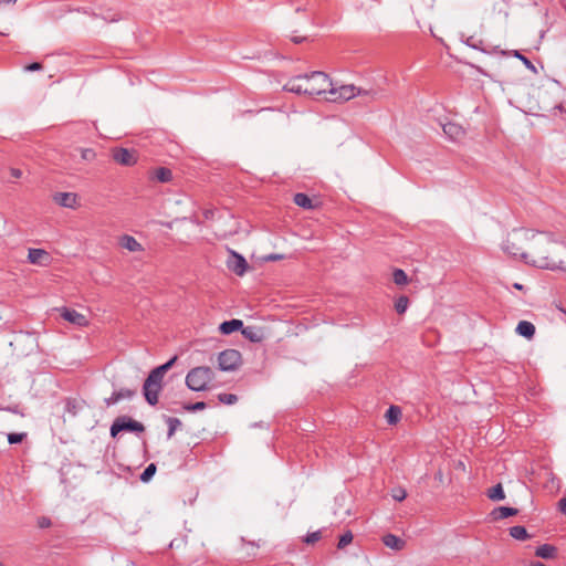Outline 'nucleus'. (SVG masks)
Wrapping results in <instances>:
<instances>
[{"label":"nucleus","mask_w":566,"mask_h":566,"mask_svg":"<svg viewBox=\"0 0 566 566\" xmlns=\"http://www.w3.org/2000/svg\"><path fill=\"white\" fill-rule=\"evenodd\" d=\"M527 247L523 260L536 268L545 270H560L566 272L564 256L566 244L557 240L552 232L526 231L524 233Z\"/></svg>","instance_id":"1"},{"label":"nucleus","mask_w":566,"mask_h":566,"mask_svg":"<svg viewBox=\"0 0 566 566\" xmlns=\"http://www.w3.org/2000/svg\"><path fill=\"white\" fill-rule=\"evenodd\" d=\"M331 86V78L324 72L315 71L311 74L291 77L283 88L291 93L305 94L310 96L326 95Z\"/></svg>","instance_id":"2"},{"label":"nucleus","mask_w":566,"mask_h":566,"mask_svg":"<svg viewBox=\"0 0 566 566\" xmlns=\"http://www.w3.org/2000/svg\"><path fill=\"white\" fill-rule=\"evenodd\" d=\"M214 373L210 367L199 366L191 368L186 376V385L192 391H203L208 389L212 381Z\"/></svg>","instance_id":"3"},{"label":"nucleus","mask_w":566,"mask_h":566,"mask_svg":"<svg viewBox=\"0 0 566 566\" xmlns=\"http://www.w3.org/2000/svg\"><path fill=\"white\" fill-rule=\"evenodd\" d=\"M361 92L358 90V86L354 84L342 85L339 87H334L331 82V86L328 91H326L325 99L328 102H347L354 97H357Z\"/></svg>","instance_id":"4"},{"label":"nucleus","mask_w":566,"mask_h":566,"mask_svg":"<svg viewBox=\"0 0 566 566\" xmlns=\"http://www.w3.org/2000/svg\"><path fill=\"white\" fill-rule=\"evenodd\" d=\"M163 377L151 370L144 382L143 394L150 406H155L158 402V396L163 388Z\"/></svg>","instance_id":"5"},{"label":"nucleus","mask_w":566,"mask_h":566,"mask_svg":"<svg viewBox=\"0 0 566 566\" xmlns=\"http://www.w3.org/2000/svg\"><path fill=\"white\" fill-rule=\"evenodd\" d=\"M122 431L144 432L145 427L142 422L136 421L127 416L117 417L111 426V436L115 438Z\"/></svg>","instance_id":"6"},{"label":"nucleus","mask_w":566,"mask_h":566,"mask_svg":"<svg viewBox=\"0 0 566 566\" xmlns=\"http://www.w3.org/2000/svg\"><path fill=\"white\" fill-rule=\"evenodd\" d=\"M241 364V354L237 349H226L218 355V366L220 370L231 371Z\"/></svg>","instance_id":"7"},{"label":"nucleus","mask_w":566,"mask_h":566,"mask_svg":"<svg viewBox=\"0 0 566 566\" xmlns=\"http://www.w3.org/2000/svg\"><path fill=\"white\" fill-rule=\"evenodd\" d=\"M112 158L122 166H134L138 160L137 151L124 147H115L111 150Z\"/></svg>","instance_id":"8"},{"label":"nucleus","mask_w":566,"mask_h":566,"mask_svg":"<svg viewBox=\"0 0 566 566\" xmlns=\"http://www.w3.org/2000/svg\"><path fill=\"white\" fill-rule=\"evenodd\" d=\"M227 266L237 275L242 276L248 270V262L241 254L231 251Z\"/></svg>","instance_id":"9"},{"label":"nucleus","mask_w":566,"mask_h":566,"mask_svg":"<svg viewBox=\"0 0 566 566\" xmlns=\"http://www.w3.org/2000/svg\"><path fill=\"white\" fill-rule=\"evenodd\" d=\"M60 313H61V316L65 321L70 322L73 325L83 327V326H86L88 324V321L85 317V315L78 313L77 311H75L73 308L62 307L60 310Z\"/></svg>","instance_id":"10"},{"label":"nucleus","mask_w":566,"mask_h":566,"mask_svg":"<svg viewBox=\"0 0 566 566\" xmlns=\"http://www.w3.org/2000/svg\"><path fill=\"white\" fill-rule=\"evenodd\" d=\"M502 249L505 253H507L514 258L520 256L523 259V254L525 253V249H523L522 247L518 245V238L516 237V234L509 237L503 242Z\"/></svg>","instance_id":"11"},{"label":"nucleus","mask_w":566,"mask_h":566,"mask_svg":"<svg viewBox=\"0 0 566 566\" xmlns=\"http://www.w3.org/2000/svg\"><path fill=\"white\" fill-rule=\"evenodd\" d=\"M53 201L64 208L75 209L77 207V195L74 192H56Z\"/></svg>","instance_id":"12"},{"label":"nucleus","mask_w":566,"mask_h":566,"mask_svg":"<svg viewBox=\"0 0 566 566\" xmlns=\"http://www.w3.org/2000/svg\"><path fill=\"white\" fill-rule=\"evenodd\" d=\"M382 543L386 547L396 552L402 551L406 547V541L395 534H386L382 537Z\"/></svg>","instance_id":"13"},{"label":"nucleus","mask_w":566,"mask_h":566,"mask_svg":"<svg viewBox=\"0 0 566 566\" xmlns=\"http://www.w3.org/2000/svg\"><path fill=\"white\" fill-rule=\"evenodd\" d=\"M442 129L446 136H448L451 140H459L465 134L462 126L455 123H447L442 126Z\"/></svg>","instance_id":"14"},{"label":"nucleus","mask_w":566,"mask_h":566,"mask_svg":"<svg viewBox=\"0 0 566 566\" xmlns=\"http://www.w3.org/2000/svg\"><path fill=\"white\" fill-rule=\"evenodd\" d=\"M28 259L32 264H46L49 262L50 255L46 251L42 249H30Z\"/></svg>","instance_id":"15"},{"label":"nucleus","mask_w":566,"mask_h":566,"mask_svg":"<svg viewBox=\"0 0 566 566\" xmlns=\"http://www.w3.org/2000/svg\"><path fill=\"white\" fill-rule=\"evenodd\" d=\"M119 244L122 248L130 251V252H137L142 251V244L132 235L125 234L120 238Z\"/></svg>","instance_id":"16"},{"label":"nucleus","mask_w":566,"mask_h":566,"mask_svg":"<svg viewBox=\"0 0 566 566\" xmlns=\"http://www.w3.org/2000/svg\"><path fill=\"white\" fill-rule=\"evenodd\" d=\"M243 328V322L240 319L226 321L220 324L219 329L222 334L229 335L235 331Z\"/></svg>","instance_id":"17"},{"label":"nucleus","mask_w":566,"mask_h":566,"mask_svg":"<svg viewBox=\"0 0 566 566\" xmlns=\"http://www.w3.org/2000/svg\"><path fill=\"white\" fill-rule=\"evenodd\" d=\"M516 333L530 339L535 334V326L528 321H521L516 326Z\"/></svg>","instance_id":"18"},{"label":"nucleus","mask_w":566,"mask_h":566,"mask_svg":"<svg viewBox=\"0 0 566 566\" xmlns=\"http://www.w3.org/2000/svg\"><path fill=\"white\" fill-rule=\"evenodd\" d=\"M517 514V510L514 507L500 506L493 510L492 515L494 520H504L509 516Z\"/></svg>","instance_id":"19"},{"label":"nucleus","mask_w":566,"mask_h":566,"mask_svg":"<svg viewBox=\"0 0 566 566\" xmlns=\"http://www.w3.org/2000/svg\"><path fill=\"white\" fill-rule=\"evenodd\" d=\"M556 554V547L549 544H543L535 551V555L541 558L549 559Z\"/></svg>","instance_id":"20"},{"label":"nucleus","mask_w":566,"mask_h":566,"mask_svg":"<svg viewBox=\"0 0 566 566\" xmlns=\"http://www.w3.org/2000/svg\"><path fill=\"white\" fill-rule=\"evenodd\" d=\"M294 203L304 209L314 208L312 199L306 193L302 192H298L294 196Z\"/></svg>","instance_id":"21"},{"label":"nucleus","mask_w":566,"mask_h":566,"mask_svg":"<svg viewBox=\"0 0 566 566\" xmlns=\"http://www.w3.org/2000/svg\"><path fill=\"white\" fill-rule=\"evenodd\" d=\"M488 497L492 501H502L505 499V493L501 483L492 486L488 491Z\"/></svg>","instance_id":"22"},{"label":"nucleus","mask_w":566,"mask_h":566,"mask_svg":"<svg viewBox=\"0 0 566 566\" xmlns=\"http://www.w3.org/2000/svg\"><path fill=\"white\" fill-rule=\"evenodd\" d=\"M387 422L389 424H395L399 421L401 417V410L397 406H390L385 415Z\"/></svg>","instance_id":"23"},{"label":"nucleus","mask_w":566,"mask_h":566,"mask_svg":"<svg viewBox=\"0 0 566 566\" xmlns=\"http://www.w3.org/2000/svg\"><path fill=\"white\" fill-rule=\"evenodd\" d=\"M510 535L515 538V539H518V541H525L530 537L526 528L524 526H521V525H516V526H512L510 528Z\"/></svg>","instance_id":"24"},{"label":"nucleus","mask_w":566,"mask_h":566,"mask_svg":"<svg viewBox=\"0 0 566 566\" xmlns=\"http://www.w3.org/2000/svg\"><path fill=\"white\" fill-rule=\"evenodd\" d=\"M154 176L160 182H168L172 178V172L166 167H159L155 170Z\"/></svg>","instance_id":"25"},{"label":"nucleus","mask_w":566,"mask_h":566,"mask_svg":"<svg viewBox=\"0 0 566 566\" xmlns=\"http://www.w3.org/2000/svg\"><path fill=\"white\" fill-rule=\"evenodd\" d=\"M177 358H178L177 356H174L167 363L154 368L153 371L164 378L165 374L174 366Z\"/></svg>","instance_id":"26"},{"label":"nucleus","mask_w":566,"mask_h":566,"mask_svg":"<svg viewBox=\"0 0 566 566\" xmlns=\"http://www.w3.org/2000/svg\"><path fill=\"white\" fill-rule=\"evenodd\" d=\"M358 90L361 92L358 96L366 98L367 102H373L378 98L379 92L376 88H363L358 86Z\"/></svg>","instance_id":"27"},{"label":"nucleus","mask_w":566,"mask_h":566,"mask_svg":"<svg viewBox=\"0 0 566 566\" xmlns=\"http://www.w3.org/2000/svg\"><path fill=\"white\" fill-rule=\"evenodd\" d=\"M392 280H394L395 284H397L399 286L406 285L408 283V276L405 273V271L401 269H396L394 271Z\"/></svg>","instance_id":"28"},{"label":"nucleus","mask_w":566,"mask_h":566,"mask_svg":"<svg viewBox=\"0 0 566 566\" xmlns=\"http://www.w3.org/2000/svg\"><path fill=\"white\" fill-rule=\"evenodd\" d=\"M409 305V298L405 295L399 296L395 302V310L398 314H403Z\"/></svg>","instance_id":"29"},{"label":"nucleus","mask_w":566,"mask_h":566,"mask_svg":"<svg viewBox=\"0 0 566 566\" xmlns=\"http://www.w3.org/2000/svg\"><path fill=\"white\" fill-rule=\"evenodd\" d=\"M242 335L252 340V342H260L261 340V336L259 335V331L254 327H245V328H242Z\"/></svg>","instance_id":"30"},{"label":"nucleus","mask_w":566,"mask_h":566,"mask_svg":"<svg viewBox=\"0 0 566 566\" xmlns=\"http://www.w3.org/2000/svg\"><path fill=\"white\" fill-rule=\"evenodd\" d=\"M167 423H168L167 437H168V439H170L175 434V431L181 426V421L178 418L169 417L167 419Z\"/></svg>","instance_id":"31"},{"label":"nucleus","mask_w":566,"mask_h":566,"mask_svg":"<svg viewBox=\"0 0 566 566\" xmlns=\"http://www.w3.org/2000/svg\"><path fill=\"white\" fill-rule=\"evenodd\" d=\"M156 465L154 463H150L146 467V469L144 470V472L142 473L140 475V480L143 482H149L150 479L154 476V474L156 473Z\"/></svg>","instance_id":"32"},{"label":"nucleus","mask_w":566,"mask_h":566,"mask_svg":"<svg viewBox=\"0 0 566 566\" xmlns=\"http://www.w3.org/2000/svg\"><path fill=\"white\" fill-rule=\"evenodd\" d=\"M117 399L120 401L123 399H130L135 396L136 390L135 389H128V388H122L119 390L114 391Z\"/></svg>","instance_id":"33"},{"label":"nucleus","mask_w":566,"mask_h":566,"mask_svg":"<svg viewBox=\"0 0 566 566\" xmlns=\"http://www.w3.org/2000/svg\"><path fill=\"white\" fill-rule=\"evenodd\" d=\"M218 400L223 405H234L238 401V396L234 394H219Z\"/></svg>","instance_id":"34"},{"label":"nucleus","mask_w":566,"mask_h":566,"mask_svg":"<svg viewBox=\"0 0 566 566\" xmlns=\"http://www.w3.org/2000/svg\"><path fill=\"white\" fill-rule=\"evenodd\" d=\"M353 542V533L350 531L345 532L338 541L337 547L339 549L345 548L347 545H349Z\"/></svg>","instance_id":"35"},{"label":"nucleus","mask_w":566,"mask_h":566,"mask_svg":"<svg viewBox=\"0 0 566 566\" xmlns=\"http://www.w3.org/2000/svg\"><path fill=\"white\" fill-rule=\"evenodd\" d=\"M81 157L85 161H92L96 157V153L92 148H82Z\"/></svg>","instance_id":"36"},{"label":"nucleus","mask_w":566,"mask_h":566,"mask_svg":"<svg viewBox=\"0 0 566 566\" xmlns=\"http://www.w3.org/2000/svg\"><path fill=\"white\" fill-rule=\"evenodd\" d=\"M321 538H322L321 531H316V532L308 533L306 535V537L304 538V542L306 544H314V543L318 542Z\"/></svg>","instance_id":"37"},{"label":"nucleus","mask_w":566,"mask_h":566,"mask_svg":"<svg viewBox=\"0 0 566 566\" xmlns=\"http://www.w3.org/2000/svg\"><path fill=\"white\" fill-rule=\"evenodd\" d=\"M514 55L520 59L528 70L536 72L534 64L526 56L522 55L518 51H515Z\"/></svg>","instance_id":"38"},{"label":"nucleus","mask_w":566,"mask_h":566,"mask_svg":"<svg viewBox=\"0 0 566 566\" xmlns=\"http://www.w3.org/2000/svg\"><path fill=\"white\" fill-rule=\"evenodd\" d=\"M25 433H9L8 441L10 444L20 443L25 438Z\"/></svg>","instance_id":"39"},{"label":"nucleus","mask_w":566,"mask_h":566,"mask_svg":"<svg viewBox=\"0 0 566 566\" xmlns=\"http://www.w3.org/2000/svg\"><path fill=\"white\" fill-rule=\"evenodd\" d=\"M206 402L203 401H198V402H195L192 405H188L186 406L185 408L188 410V411H200V410H203L206 408Z\"/></svg>","instance_id":"40"},{"label":"nucleus","mask_w":566,"mask_h":566,"mask_svg":"<svg viewBox=\"0 0 566 566\" xmlns=\"http://www.w3.org/2000/svg\"><path fill=\"white\" fill-rule=\"evenodd\" d=\"M407 496V492L403 490V489H396L392 491V497L396 500V501H403Z\"/></svg>","instance_id":"41"},{"label":"nucleus","mask_w":566,"mask_h":566,"mask_svg":"<svg viewBox=\"0 0 566 566\" xmlns=\"http://www.w3.org/2000/svg\"><path fill=\"white\" fill-rule=\"evenodd\" d=\"M41 69L42 64L39 62H34L25 66V71L28 72L40 71Z\"/></svg>","instance_id":"42"},{"label":"nucleus","mask_w":566,"mask_h":566,"mask_svg":"<svg viewBox=\"0 0 566 566\" xmlns=\"http://www.w3.org/2000/svg\"><path fill=\"white\" fill-rule=\"evenodd\" d=\"M66 409L72 415H76V406H75V401H71L69 400L67 403H66Z\"/></svg>","instance_id":"43"},{"label":"nucleus","mask_w":566,"mask_h":566,"mask_svg":"<svg viewBox=\"0 0 566 566\" xmlns=\"http://www.w3.org/2000/svg\"><path fill=\"white\" fill-rule=\"evenodd\" d=\"M119 400L117 399L116 395L113 392L111 397L106 398L105 399V403L107 406H112V405H115L117 403Z\"/></svg>","instance_id":"44"},{"label":"nucleus","mask_w":566,"mask_h":566,"mask_svg":"<svg viewBox=\"0 0 566 566\" xmlns=\"http://www.w3.org/2000/svg\"><path fill=\"white\" fill-rule=\"evenodd\" d=\"M10 175L13 178L19 179L22 177V170H20L19 168H10Z\"/></svg>","instance_id":"45"},{"label":"nucleus","mask_w":566,"mask_h":566,"mask_svg":"<svg viewBox=\"0 0 566 566\" xmlns=\"http://www.w3.org/2000/svg\"><path fill=\"white\" fill-rule=\"evenodd\" d=\"M558 509L564 515H566V497L559 500Z\"/></svg>","instance_id":"46"},{"label":"nucleus","mask_w":566,"mask_h":566,"mask_svg":"<svg viewBox=\"0 0 566 566\" xmlns=\"http://www.w3.org/2000/svg\"><path fill=\"white\" fill-rule=\"evenodd\" d=\"M214 212H216V211H214L213 209H206V210L203 211V217H205V219H207V220L213 219V217H214Z\"/></svg>","instance_id":"47"},{"label":"nucleus","mask_w":566,"mask_h":566,"mask_svg":"<svg viewBox=\"0 0 566 566\" xmlns=\"http://www.w3.org/2000/svg\"><path fill=\"white\" fill-rule=\"evenodd\" d=\"M305 40V38L302 36H293L292 41L296 44L302 43Z\"/></svg>","instance_id":"48"},{"label":"nucleus","mask_w":566,"mask_h":566,"mask_svg":"<svg viewBox=\"0 0 566 566\" xmlns=\"http://www.w3.org/2000/svg\"><path fill=\"white\" fill-rule=\"evenodd\" d=\"M283 256L280 255V254H272L268 258V260H272V261H276V260H281Z\"/></svg>","instance_id":"49"},{"label":"nucleus","mask_w":566,"mask_h":566,"mask_svg":"<svg viewBox=\"0 0 566 566\" xmlns=\"http://www.w3.org/2000/svg\"><path fill=\"white\" fill-rule=\"evenodd\" d=\"M513 287L516 289V290H523V285L520 284V283H514Z\"/></svg>","instance_id":"50"},{"label":"nucleus","mask_w":566,"mask_h":566,"mask_svg":"<svg viewBox=\"0 0 566 566\" xmlns=\"http://www.w3.org/2000/svg\"><path fill=\"white\" fill-rule=\"evenodd\" d=\"M40 525H41L42 527H44V526H49V525H50V521H45V520H44L43 522H41V524H40Z\"/></svg>","instance_id":"51"},{"label":"nucleus","mask_w":566,"mask_h":566,"mask_svg":"<svg viewBox=\"0 0 566 566\" xmlns=\"http://www.w3.org/2000/svg\"><path fill=\"white\" fill-rule=\"evenodd\" d=\"M532 566H546V565L541 562H534V563H532Z\"/></svg>","instance_id":"52"},{"label":"nucleus","mask_w":566,"mask_h":566,"mask_svg":"<svg viewBox=\"0 0 566 566\" xmlns=\"http://www.w3.org/2000/svg\"><path fill=\"white\" fill-rule=\"evenodd\" d=\"M104 19H109L111 21H116V17L115 14L114 15H109V17H104Z\"/></svg>","instance_id":"53"},{"label":"nucleus","mask_w":566,"mask_h":566,"mask_svg":"<svg viewBox=\"0 0 566 566\" xmlns=\"http://www.w3.org/2000/svg\"><path fill=\"white\" fill-rule=\"evenodd\" d=\"M2 2H6V3H14L17 0H1Z\"/></svg>","instance_id":"54"},{"label":"nucleus","mask_w":566,"mask_h":566,"mask_svg":"<svg viewBox=\"0 0 566 566\" xmlns=\"http://www.w3.org/2000/svg\"><path fill=\"white\" fill-rule=\"evenodd\" d=\"M0 34H4V33L0 31Z\"/></svg>","instance_id":"55"},{"label":"nucleus","mask_w":566,"mask_h":566,"mask_svg":"<svg viewBox=\"0 0 566 566\" xmlns=\"http://www.w3.org/2000/svg\"><path fill=\"white\" fill-rule=\"evenodd\" d=\"M0 566H4V565L0 563Z\"/></svg>","instance_id":"56"}]
</instances>
